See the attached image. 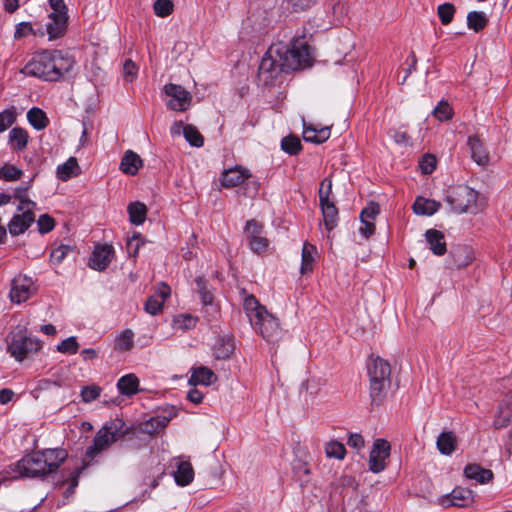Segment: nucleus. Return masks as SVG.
Here are the masks:
<instances>
[{
  "label": "nucleus",
  "mask_w": 512,
  "mask_h": 512,
  "mask_svg": "<svg viewBox=\"0 0 512 512\" xmlns=\"http://www.w3.org/2000/svg\"><path fill=\"white\" fill-rule=\"evenodd\" d=\"M325 228L333 230L338 224V209L336 205L326 206L321 209Z\"/></svg>",
  "instance_id": "ea45409f"
},
{
  "label": "nucleus",
  "mask_w": 512,
  "mask_h": 512,
  "mask_svg": "<svg viewBox=\"0 0 512 512\" xmlns=\"http://www.w3.org/2000/svg\"><path fill=\"white\" fill-rule=\"evenodd\" d=\"M464 475L466 478L475 480L479 484H486L493 479V472L478 464H468L464 468Z\"/></svg>",
  "instance_id": "393cba45"
},
{
  "label": "nucleus",
  "mask_w": 512,
  "mask_h": 512,
  "mask_svg": "<svg viewBox=\"0 0 512 512\" xmlns=\"http://www.w3.org/2000/svg\"><path fill=\"white\" fill-rule=\"evenodd\" d=\"M38 231L41 234L48 233L53 230L55 226L54 219L48 214H43L37 220Z\"/></svg>",
  "instance_id": "13d9d810"
},
{
  "label": "nucleus",
  "mask_w": 512,
  "mask_h": 512,
  "mask_svg": "<svg viewBox=\"0 0 512 512\" xmlns=\"http://www.w3.org/2000/svg\"><path fill=\"white\" fill-rule=\"evenodd\" d=\"M168 420L166 418H151L143 425V431L148 434H154L159 430H162L167 425Z\"/></svg>",
  "instance_id": "09e8293b"
},
{
  "label": "nucleus",
  "mask_w": 512,
  "mask_h": 512,
  "mask_svg": "<svg viewBox=\"0 0 512 512\" xmlns=\"http://www.w3.org/2000/svg\"><path fill=\"white\" fill-rule=\"evenodd\" d=\"M316 253V248L309 244L304 243L302 247L301 253V268L300 271L302 274L309 272L313 268L314 255Z\"/></svg>",
  "instance_id": "e433bc0d"
},
{
  "label": "nucleus",
  "mask_w": 512,
  "mask_h": 512,
  "mask_svg": "<svg viewBox=\"0 0 512 512\" xmlns=\"http://www.w3.org/2000/svg\"><path fill=\"white\" fill-rule=\"evenodd\" d=\"M288 43L278 41L273 43L259 66V78L265 84L278 79L283 75V79L288 72Z\"/></svg>",
  "instance_id": "7ed1b4c3"
},
{
  "label": "nucleus",
  "mask_w": 512,
  "mask_h": 512,
  "mask_svg": "<svg viewBox=\"0 0 512 512\" xmlns=\"http://www.w3.org/2000/svg\"><path fill=\"white\" fill-rule=\"evenodd\" d=\"M27 119L29 123L37 130L46 128L49 123L45 112L37 107L31 108L27 112Z\"/></svg>",
  "instance_id": "c9c22d12"
},
{
  "label": "nucleus",
  "mask_w": 512,
  "mask_h": 512,
  "mask_svg": "<svg viewBox=\"0 0 512 512\" xmlns=\"http://www.w3.org/2000/svg\"><path fill=\"white\" fill-rule=\"evenodd\" d=\"M329 126H319L312 123H303V138L306 142L322 144L330 138Z\"/></svg>",
  "instance_id": "aec40b11"
},
{
  "label": "nucleus",
  "mask_w": 512,
  "mask_h": 512,
  "mask_svg": "<svg viewBox=\"0 0 512 512\" xmlns=\"http://www.w3.org/2000/svg\"><path fill=\"white\" fill-rule=\"evenodd\" d=\"M512 422V403L500 405L498 414L494 419V426L497 429L505 428Z\"/></svg>",
  "instance_id": "4c0bfd02"
},
{
  "label": "nucleus",
  "mask_w": 512,
  "mask_h": 512,
  "mask_svg": "<svg viewBox=\"0 0 512 512\" xmlns=\"http://www.w3.org/2000/svg\"><path fill=\"white\" fill-rule=\"evenodd\" d=\"M15 121L13 112L5 110L0 113V133L9 128Z\"/></svg>",
  "instance_id": "0e129e2a"
},
{
  "label": "nucleus",
  "mask_w": 512,
  "mask_h": 512,
  "mask_svg": "<svg viewBox=\"0 0 512 512\" xmlns=\"http://www.w3.org/2000/svg\"><path fill=\"white\" fill-rule=\"evenodd\" d=\"M138 74V66L131 60L127 59L123 64V78L126 82H133Z\"/></svg>",
  "instance_id": "5fc2aeb1"
},
{
  "label": "nucleus",
  "mask_w": 512,
  "mask_h": 512,
  "mask_svg": "<svg viewBox=\"0 0 512 512\" xmlns=\"http://www.w3.org/2000/svg\"><path fill=\"white\" fill-rule=\"evenodd\" d=\"M113 257L114 248L112 245L96 246L89 259V266L94 270L103 271L108 267Z\"/></svg>",
  "instance_id": "dca6fc26"
},
{
  "label": "nucleus",
  "mask_w": 512,
  "mask_h": 512,
  "mask_svg": "<svg viewBox=\"0 0 512 512\" xmlns=\"http://www.w3.org/2000/svg\"><path fill=\"white\" fill-rule=\"evenodd\" d=\"M153 9L157 16L166 17L173 12V3L170 0H156Z\"/></svg>",
  "instance_id": "3c124183"
},
{
  "label": "nucleus",
  "mask_w": 512,
  "mask_h": 512,
  "mask_svg": "<svg viewBox=\"0 0 512 512\" xmlns=\"http://www.w3.org/2000/svg\"><path fill=\"white\" fill-rule=\"evenodd\" d=\"M487 25V17L484 12L471 11L467 15V26L469 29L479 32Z\"/></svg>",
  "instance_id": "58836bf2"
},
{
  "label": "nucleus",
  "mask_w": 512,
  "mask_h": 512,
  "mask_svg": "<svg viewBox=\"0 0 512 512\" xmlns=\"http://www.w3.org/2000/svg\"><path fill=\"white\" fill-rule=\"evenodd\" d=\"M197 318L190 314H180L173 319V327L177 330L186 331L194 328Z\"/></svg>",
  "instance_id": "79ce46f5"
},
{
  "label": "nucleus",
  "mask_w": 512,
  "mask_h": 512,
  "mask_svg": "<svg viewBox=\"0 0 512 512\" xmlns=\"http://www.w3.org/2000/svg\"><path fill=\"white\" fill-rule=\"evenodd\" d=\"M441 207V204L433 199L417 197L413 204V211L417 215L432 216Z\"/></svg>",
  "instance_id": "bb28decb"
},
{
  "label": "nucleus",
  "mask_w": 512,
  "mask_h": 512,
  "mask_svg": "<svg viewBox=\"0 0 512 512\" xmlns=\"http://www.w3.org/2000/svg\"><path fill=\"white\" fill-rule=\"evenodd\" d=\"M168 420L166 418H151L143 425V431L148 434H154L159 430H162L167 425Z\"/></svg>",
  "instance_id": "8fccbe9b"
},
{
  "label": "nucleus",
  "mask_w": 512,
  "mask_h": 512,
  "mask_svg": "<svg viewBox=\"0 0 512 512\" xmlns=\"http://www.w3.org/2000/svg\"><path fill=\"white\" fill-rule=\"evenodd\" d=\"M171 289L165 283H160L154 294L148 298L145 304V310L151 315H157L162 311L165 300L170 296Z\"/></svg>",
  "instance_id": "a211bd4d"
},
{
  "label": "nucleus",
  "mask_w": 512,
  "mask_h": 512,
  "mask_svg": "<svg viewBox=\"0 0 512 512\" xmlns=\"http://www.w3.org/2000/svg\"><path fill=\"white\" fill-rule=\"evenodd\" d=\"M127 211L132 224L138 226L144 223L147 215V207L144 203L132 202L128 205Z\"/></svg>",
  "instance_id": "2f4dec72"
},
{
  "label": "nucleus",
  "mask_w": 512,
  "mask_h": 512,
  "mask_svg": "<svg viewBox=\"0 0 512 512\" xmlns=\"http://www.w3.org/2000/svg\"><path fill=\"white\" fill-rule=\"evenodd\" d=\"M234 350V345L231 341H221L219 345L215 347L214 355L217 359L228 358Z\"/></svg>",
  "instance_id": "864d4df0"
},
{
  "label": "nucleus",
  "mask_w": 512,
  "mask_h": 512,
  "mask_svg": "<svg viewBox=\"0 0 512 512\" xmlns=\"http://www.w3.org/2000/svg\"><path fill=\"white\" fill-rule=\"evenodd\" d=\"M80 167L75 157H70L66 162L57 167V177L62 181H67L80 174Z\"/></svg>",
  "instance_id": "c85d7f7f"
},
{
  "label": "nucleus",
  "mask_w": 512,
  "mask_h": 512,
  "mask_svg": "<svg viewBox=\"0 0 512 512\" xmlns=\"http://www.w3.org/2000/svg\"><path fill=\"white\" fill-rule=\"evenodd\" d=\"M425 236L429 244V248L435 255L441 256L445 254L446 242L444 239V235L440 231L435 229H429L426 231Z\"/></svg>",
  "instance_id": "cd10ccee"
},
{
  "label": "nucleus",
  "mask_w": 512,
  "mask_h": 512,
  "mask_svg": "<svg viewBox=\"0 0 512 512\" xmlns=\"http://www.w3.org/2000/svg\"><path fill=\"white\" fill-rule=\"evenodd\" d=\"M41 349V343L36 338L27 336H15L8 345V352L17 361L24 360L29 354L36 353Z\"/></svg>",
  "instance_id": "9d476101"
},
{
  "label": "nucleus",
  "mask_w": 512,
  "mask_h": 512,
  "mask_svg": "<svg viewBox=\"0 0 512 512\" xmlns=\"http://www.w3.org/2000/svg\"><path fill=\"white\" fill-rule=\"evenodd\" d=\"M139 386V380L134 374H127L122 376L118 382L117 387L123 395H133L137 393Z\"/></svg>",
  "instance_id": "72a5a7b5"
},
{
  "label": "nucleus",
  "mask_w": 512,
  "mask_h": 512,
  "mask_svg": "<svg viewBox=\"0 0 512 512\" xmlns=\"http://www.w3.org/2000/svg\"><path fill=\"white\" fill-rule=\"evenodd\" d=\"M370 397L373 403L379 404L390 387V364L380 357L370 360L367 364Z\"/></svg>",
  "instance_id": "39448f33"
},
{
  "label": "nucleus",
  "mask_w": 512,
  "mask_h": 512,
  "mask_svg": "<svg viewBox=\"0 0 512 512\" xmlns=\"http://www.w3.org/2000/svg\"><path fill=\"white\" fill-rule=\"evenodd\" d=\"M33 33V27L30 22H21L16 26L14 38L20 39Z\"/></svg>",
  "instance_id": "69168bd1"
},
{
  "label": "nucleus",
  "mask_w": 512,
  "mask_h": 512,
  "mask_svg": "<svg viewBox=\"0 0 512 512\" xmlns=\"http://www.w3.org/2000/svg\"><path fill=\"white\" fill-rule=\"evenodd\" d=\"M332 13L335 18V21L338 23H342L344 18L349 13V6L346 2L338 1L333 5Z\"/></svg>",
  "instance_id": "4d7b16f0"
},
{
  "label": "nucleus",
  "mask_w": 512,
  "mask_h": 512,
  "mask_svg": "<svg viewBox=\"0 0 512 512\" xmlns=\"http://www.w3.org/2000/svg\"><path fill=\"white\" fill-rule=\"evenodd\" d=\"M11 196L18 201L17 210H36L37 204L28 197L27 188H15Z\"/></svg>",
  "instance_id": "f704fd0d"
},
{
  "label": "nucleus",
  "mask_w": 512,
  "mask_h": 512,
  "mask_svg": "<svg viewBox=\"0 0 512 512\" xmlns=\"http://www.w3.org/2000/svg\"><path fill=\"white\" fill-rule=\"evenodd\" d=\"M311 36L296 38L290 45V71H301L314 64V48L310 45Z\"/></svg>",
  "instance_id": "0eeeda50"
},
{
  "label": "nucleus",
  "mask_w": 512,
  "mask_h": 512,
  "mask_svg": "<svg viewBox=\"0 0 512 512\" xmlns=\"http://www.w3.org/2000/svg\"><path fill=\"white\" fill-rule=\"evenodd\" d=\"M290 440L295 444L293 447L294 463L293 471L299 480L303 481V477H307L310 473V462L312 460L308 447L299 441L298 436L292 435Z\"/></svg>",
  "instance_id": "1a4fd4ad"
},
{
  "label": "nucleus",
  "mask_w": 512,
  "mask_h": 512,
  "mask_svg": "<svg viewBox=\"0 0 512 512\" xmlns=\"http://www.w3.org/2000/svg\"><path fill=\"white\" fill-rule=\"evenodd\" d=\"M436 445L441 454L451 455L457 446L456 436L450 431L443 432L438 436Z\"/></svg>",
  "instance_id": "c756f323"
},
{
  "label": "nucleus",
  "mask_w": 512,
  "mask_h": 512,
  "mask_svg": "<svg viewBox=\"0 0 512 512\" xmlns=\"http://www.w3.org/2000/svg\"><path fill=\"white\" fill-rule=\"evenodd\" d=\"M347 445L356 450H361L365 445V441L361 434L350 433L347 439Z\"/></svg>",
  "instance_id": "338daca9"
},
{
  "label": "nucleus",
  "mask_w": 512,
  "mask_h": 512,
  "mask_svg": "<svg viewBox=\"0 0 512 512\" xmlns=\"http://www.w3.org/2000/svg\"><path fill=\"white\" fill-rule=\"evenodd\" d=\"M217 380L215 373L205 366H200L191 369V376L188 383L192 386L205 385L209 386Z\"/></svg>",
  "instance_id": "5701e85b"
},
{
  "label": "nucleus",
  "mask_w": 512,
  "mask_h": 512,
  "mask_svg": "<svg viewBox=\"0 0 512 512\" xmlns=\"http://www.w3.org/2000/svg\"><path fill=\"white\" fill-rule=\"evenodd\" d=\"M34 290L31 278L18 275L12 280L9 296L12 302L20 304L27 301L34 293Z\"/></svg>",
  "instance_id": "4468645a"
},
{
  "label": "nucleus",
  "mask_w": 512,
  "mask_h": 512,
  "mask_svg": "<svg viewBox=\"0 0 512 512\" xmlns=\"http://www.w3.org/2000/svg\"><path fill=\"white\" fill-rule=\"evenodd\" d=\"M419 166L423 174H431L436 168V158L433 155L427 154L422 157Z\"/></svg>",
  "instance_id": "052dcab7"
},
{
  "label": "nucleus",
  "mask_w": 512,
  "mask_h": 512,
  "mask_svg": "<svg viewBox=\"0 0 512 512\" xmlns=\"http://www.w3.org/2000/svg\"><path fill=\"white\" fill-rule=\"evenodd\" d=\"M380 213V207L377 203L371 202L369 203L361 212L360 219H365L367 221H374L376 216Z\"/></svg>",
  "instance_id": "680f3d73"
},
{
  "label": "nucleus",
  "mask_w": 512,
  "mask_h": 512,
  "mask_svg": "<svg viewBox=\"0 0 512 512\" xmlns=\"http://www.w3.org/2000/svg\"><path fill=\"white\" fill-rule=\"evenodd\" d=\"M79 344L75 336H71L57 345V351L62 354H76Z\"/></svg>",
  "instance_id": "de8ad7c7"
},
{
  "label": "nucleus",
  "mask_w": 512,
  "mask_h": 512,
  "mask_svg": "<svg viewBox=\"0 0 512 512\" xmlns=\"http://www.w3.org/2000/svg\"><path fill=\"white\" fill-rule=\"evenodd\" d=\"M68 16L62 14H49V22L46 25V31L49 40L61 38L67 29Z\"/></svg>",
  "instance_id": "412c9836"
},
{
  "label": "nucleus",
  "mask_w": 512,
  "mask_h": 512,
  "mask_svg": "<svg viewBox=\"0 0 512 512\" xmlns=\"http://www.w3.org/2000/svg\"><path fill=\"white\" fill-rule=\"evenodd\" d=\"M325 385V380L321 377H310L301 384L300 396L304 398L306 404L312 402Z\"/></svg>",
  "instance_id": "4be33fe9"
},
{
  "label": "nucleus",
  "mask_w": 512,
  "mask_h": 512,
  "mask_svg": "<svg viewBox=\"0 0 512 512\" xmlns=\"http://www.w3.org/2000/svg\"><path fill=\"white\" fill-rule=\"evenodd\" d=\"M142 164V159L137 153L127 150L121 159L119 169L124 174L134 176L138 173Z\"/></svg>",
  "instance_id": "b1692460"
},
{
  "label": "nucleus",
  "mask_w": 512,
  "mask_h": 512,
  "mask_svg": "<svg viewBox=\"0 0 512 512\" xmlns=\"http://www.w3.org/2000/svg\"><path fill=\"white\" fill-rule=\"evenodd\" d=\"M437 13L443 25H448L452 22L455 14V7L451 3H443L438 6Z\"/></svg>",
  "instance_id": "49530a36"
},
{
  "label": "nucleus",
  "mask_w": 512,
  "mask_h": 512,
  "mask_svg": "<svg viewBox=\"0 0 512 512\" xmlns=\"http://www.w3.org/2000/svg\"><path fill=\"white\" fill-rule=\"evenodd\" d=\"M101 388L96 385L85 386L81 390L82 400L86 403H89L95 399H97L100 395Z\"/></svg>",
  "instance_id": "bf43d9fd"
},
{
  "label": "nucleus",
  "mask_w": 512,
  "mask_h": 512,
  "mask_svg": "<svg viewBox=\"0 0 512 512\" xmlns=\"http://www.w3.org/2000/svg\"><path fill=\"white\" fill-rule=\"evenodd\" d=\"M478 192L468 186H458L447 196V202L455 213L478 211Z\"/></svg>",
  "instance_id": "6e6552de"
},
{
  "label": "nucleus",
  "mask_w": 512,
  "mask_h": 512,
  "mask_svg": "<svg viewBox=\"0 0 512 512\" xmlns=\"http://www.w3.org/2000/svg\"><path fill=\"white\" fill-rule=\"evenodd\" d=\"M183 135L185 139L195 147H201L204 144V139L196 127L192 125H186L183 128Z\"/></svg>",
  "instance_id": "c03bdc74"
},
{
  "label": "nucleus",
  "mask_w": 512,
  "mask_h": 512,
  "mask_svg": "<svg viewBox=\"0 0 512 512\" xmlns=\"http://www.w3.org/2000/svg\"><path fill=\"white\" fill-rule=\"evenodd\" d=\"M433 115L440 121H446L452 116V108L445 101H440L439 104L433 109Z\"/></svg>",
  "instance_id": "603ef678"
},
{
  "label": "nucleus",
  "mask_w": 512,
  "mask_h": 512,
  "mask_svg": "<svg viewBox=\"0 0 512 512\" xmlns=\"http://www.w3.org/2000/svg\"><path fill=\"white\" fill-rule=\"evenodd\" d=\"M361 225L359 227V233L364 237L368 238L375 232V224L374 221H367L365 219H360Z\"/></svg>",
  "instance_id": "774afa93"
},
{
  "label": "nucleus",
  "mask_w": 512,
  "mask_h": 512,
  "mask_svg": "<svg viewBox=\"0 0 512 512\" xmlns=\"http://www.w3.org/2000/svg\"><path fill=\"white\" fill-rule=\"evenodd\" d=\"M128 432L126 424L121 419L106 422L96 433L93 444L87 449L86 456L94 458L107 450L113 443L122 439Z\"/></svg>",
  "instance_id": "423d86ee"
},
{
  "label": "nucleus",
  "mask_w": 512,
  "mask_h": 512,
  "mask_svg": "<svg viewBox=\"0 0 512 512\" xmlns=\"http://www.w3.org/2000/svg\"><path fill=\"white\" fill-rule=\"evenodd\" d=\"M71 250L72 248L68 245H60L52 250L50 254V262L53 265H59Z\"/></svg>",
  "instance_id": "6e6d98bb"
},
{
  "label": "nucleus",
  "mask_w": 512,
  "mask_h": 512,
  "mask_svg": "<svg viewBox=\"0 0 512 512\" xmlns=\"http://www.w3.org/2000/svg\"><path fill=\"white\" fill-rule=\"evenodd\" d=\"M391 446L385 439H376L369 454L368 466L373 473H380L386 468V460L390 456Z\"/></svg>",
  "instance_id": "9b49d317"
},
{
  "label": "nucleus",
  "mask_w": 512,
  "mask_h": 512,
  "mask_svg": "<svg viewBox=\"0 0 512 512\" xmlns=\"http://www.w3.org/2000/svg\"><path fill=\"white\" fill-rule=\"evenodd\" d=\"M28 132L20 127H15L9 132V143L14 150L22 151L28 143Z\"/></svg>",
  "instance_id": "473e14b6"
},
{
  "label": "nucleus",
  "mask_w": 512,
  "mask_h": 512,
  "mask_svg": "<svg viewBox=\"0 0 512 512\" xmlns=\"http://www.w3.org/2000/svg\"><path fill=\"white\" fill-rule=\"evenodd\" d=\"M17 211L19 213L15 214L7 225L8 231L12 236H19L25 233L35 221V210Z\"/></svg>",
  "instance_id": "2eb2a0df"
},
{
  "label": "nucleus",
  "mask_w": 512,
  "mask_h": 512,
  "mask_svg": "<svg viewBox=\"0 0 512 512\" xmlns=\"http://www.w3.org/2000/svg\"><path fill=\"white\" fill-rule=\"evenodd\" d=\"M67 454L62 449H47L26 455L15 464L20 477H37L54 472Z\"/></svg>",
  "instance_id": "f03ea898"
},
{
  "label": "nucleus",
  "mask_w": 512,
  "mask_h": 512,
  "mask_svg": "<svg viewBox=\"0 0 512 512\" xmlns=\"http://www.w3.org/2000/svg\"><path fill=\"white\" fill-rule=\"evenodd\" d=\"M175 481L178 485L186 486L194 479V470L192 465L187 461L179 463L177 471L174 473Z\"/></svg>",
  "instance_id": "7c9ffc66"
},
{
  "label": "nucleus",
  "mask_w": 512,
  "mask_h": 512,
  "mask_svg": "<svg viewBox=\"0 0 512 512\" xmlns=\"http://www.w3.org/2000/svg\"><path fill=\"white\" fill-rule=\"evenodd\" d=\"M245 234L251 250L258 254L267 250L269 245L268 239L263 236V226L256 220L247 221Z\"/></svg>",
  "instance_id": "ddd939ff"
},
{
  "label": "nucleus",
  "mask_w": 512,
  "mask_h": 512,
  "mask_svg": "<svg viewBox=\"0 0 512 512\" xmlns=\"http://www.w3.org/2000/svg\"><path fill=\"white\" fill-rule=\"evenodd\" d=\"M165 94L170 98L167 106L174 111H185L191 104V95L182 86L169 83L163 88Z\"/></svg>",
  "instance_id": "f8f14e48"
},
{
  "label": "nucleus",
  "mask_w": 512,
  "mask_h": 512,
  "mask_svg": "<svg viewBox=\"0 0 512 512\" xmlns=\"http://www.w3.org/2000/svg\"><path fill=\"white\" fill-rule=\"evenodd\" d=\"M134 333L131 330L123 331L115 341V349L119 351H128L134 345Z\"/></svg>",
  "instance_id": "37998d69"
},
{
  "label": "nucleus",
  "mask_w": 512,
  "mask_h": 512,
  "mask_svg": "<svg viewBox=\"0 0 512 512\" xmlns=\"http://www.w3.org/2000/svg\"><path fill=\"white\" fill-rule=\"evenodd\" d=\"M318 0H290V6L296 12L306 11L314 6Z\"/></svg>",
  "instance_id": "e2e57ef3"
},
{
  "label": "nucleus",
  "mask_w": 512,
  "mask_h": 512,
  "mask_svg": "<svg viewBox=\"0 0 512 512\" xmlns=\"http://www.w3.org/2000/svg\"><path fill=\"white\" fill-rule=\"evenodd\" d=\"M473 501L471 490L463 487H456L450 494H446L439 499V504L444 507L457 506L465 507Z\"/></svg>",
  "instance_id": "f3484780"
},
{
  "label": "nucleus",
  "mask_w": 512,
  "mask_h": 512,
  "mask_svg": "<svg viewBox=\"0 0 512 512\" xmlns=\"http://www.w3.org/2000/svg\"><path fill=\"white\" fill-rule=\"evenodd\" d=\"M74 59L60 50H43L33 55L21 72L45 81H57L74 66Z\"/></svg>",
  "instance_id": "f257e3e1"
},
{
  "label": "nucleus",
  "mask_w": 512,
  "mask_h": 512,
  "mask_svg": "<svg viewBox=\"0 0 512 512\" xmlns=\"http://www.w3.org/2000/svg\"><path fill=\"white\" fill-rule=\"evenodd\" d=\"M472 159L480 166H485L489 162V155L479 138L471 136L468 138Z\"/></svg>",
  "instance_id": "a878e982"
},
{
  "label": "nucleus",
  "mask_w": 512,
  "mask_h": 512,
  "mask_svg": "<svg viewBox=\"0 0 512 512\" xmlns=\"http://www.w3.org/2000/svg\"><path fill=\"white\" fill-rule=\"evenodd\" d=\"M251 174L249 171L241 166L229 168L223 171L220 181L224 188H233L242 184L246 179H249Z\"/></svg>",
  "instance_id": "6ab92c4d"
},
{
  "label": "nucleus",
  "mask_w": 512,
  "mask_h": 512,
  "mask_svg": "<svg viewBox=\"0 0 512 512\" xmlns=\"http://www.w3.org/2000/svg\"><path fill=\"white\" fill-rule=\"evenodd\" d=\"M23 175V171L12 164H5L0 168V179L16 181Z\"/></svg>",
  "instance_id": "a18cd8bd"
},
{
  "label": "nucleus",
  "mask_w": 512,
  "mask_h": 512,
  "mask_svg": "<svg viewBox=\"0 0 512 512\" xmlns=\"http://www.w3.org/2000/svg\"><path fill=\"white\" fill-rule=\"evenodd\" d=\"M243 307L250 323L264 339L272 341L278 336L279 323L277 319L269 314L253 295L244 296Z\"/></svg>",
  "instance_id": "20e7f679"
},
{
  "label": "nucleus",
  "mask_w": 512,
  "mask_h": 512,
  "mask_svg": "<svg viewBox=\"0 0 512 512\" xmlns=\"http://www.w3.org/2000/svg\"><path fill=\"white\" fill-rule=\"evenodd\" d=\"M325 453L328 458L343 460L346 456V449L341 442L331 440L325 444Z\"/></svg>",
  "instance_id": "a19ab883"
}]
</instances>
